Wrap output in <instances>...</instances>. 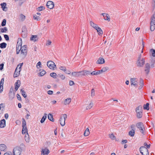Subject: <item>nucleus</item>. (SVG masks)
<instances>
[{
  "label": "nucleus",
  "mask_w": 155,
  "mask_h": 155,
  "mask_svg": "<svg viewBox=\"0 0 155 155\" xmlns=\"http://www.w3.org/2000/svg\"><path fill=\"white\" fill-rule=\"evenodd\" d=\"M145 63V59L143 58H141V54H140L137 58V66L138 67H143Z\"/></svg>",
  "instance_id": "obj_1"
},
{
  "label": "nucleus",
  "mask_w": 155,
  "mask_h": 155,
  "mask_svg": "<svg viewBox=\"0 0 155 155\" xmlns=\"http://www.w3.org/2000/svg\"><path fill=\"white\" fill-rule=\"evenodd\" d=\"M21 147H17L14 148L13 150V155H20L22 150V148L25 147V146L23 144L21 145Z\"/></svg>",
  "instance_id": "obj_2"
},
{
  "label": "nucleus",
  "mask_w": 155,
  "mask_h": 155,
  "mask_svg": "<svg viewBox=\"0 0 155 155\" xmlns=\"http://www.w3.org/2000/svg\"><path fill=\"white\" fill-rule=\"evenodd\" d=\"M150 25V30L153 31L155 29V12L151 17Z\"/></svg>",
  "instance_id": "obj_3"
},
{
  "label": "nucleus",
  "mask_w": 155,
  "mask_h": 155,
  "mask_svg": "<svg viewBox=\"0 0 155 155\" xmlns=\"http://www.w3.org/2000/svg\"><path fill=\"white\" fill-rule=\"evenodd\" d=\"M136 111L137 118H141L143 115V109L142 106L140 105L137 107L136 109Z\"/></svg>",
  "instance_id": "obj_4"
},
{
  "label": "nucleus",
  "mask_w": 155,
  "mask_h": 155,
  "mask_svg": "<svg viewBox=\"0 0 155 155\" xmlns=\"http://www.w3.org/2000/svg\"><path fill=\"white\" fill-rule=\"evenodd\" d=\"M140 151L142 155H149L148 149L145 147H140Z\"/></svg>",
  "instance_id": "obj_5"
},
{
  "label": "nucleus",
  "mask_w": 155,
  "mask_h": 155,
  "mask_svg": "<svg viewBox=\"0 0 155 155\" xmlns=\"http://www.w3.org/2000/svg\"><path fill=\"white\" fill-rule=\"evenodd\" d=\"M47 66L50 69L54 70L56 68V66L54 62L49 61L47 63Z\"/></svg>",
  "instance_id": "obj_6"
},
{
  "label": "nucleus",
  "mask_w": 155,
  "mask_h": 155,
  "mask_svg": "<svg viewBox=\"0 0 155 155\" xmlns=\"http://www.w3.org/2000/svg\"><path fill=\"white\" fill-rule=\"evenodd\" d=\"M21 53L22 56L25 57L27 54V47L25 45L23 46L21 48Z\"/></svg>",
  "instance_id": "obj_7"
},
{
  "label": "nucleus",
  "mask_w": 155,
  "mask_h": 155,
  "mask_svg": "<svg viewBox=\"0 0 155 155\" xmlns=\"http://www.w3.org/2000/svg\"><path fill=\"white\" fill-rule=\"evenodd\" d=\"M67 118V115L66 114H64L61 117L60 119V122L61 125L64 126L65 124V120Z\"/></svg>",
  "instance_id": "obj_8"
},
{
  "label": "nucleus",
  "mask_w": 155,
  "mask_h": 155,
  "mask_svg": "<svg viewBox=\"0 0 155 155\" xmlns=\"http://www.w3.org/2000/svg\"><path fill=\"white\" fill-rule=\"evenodd\" d=\"M136 126L139 129L140 132L144 134V128L143 123L141 122L138 123L137 124Z\"/></svg>",
  "instance_id": "obj_9"
},
{
  "label": "nucleus",
  "mask_w": 155,
  "mask_h": 155,
  "mask_svg": "<svg viewBox=\"0 0 155 155\" xmlns=\"http://www.w3.org/2000/svg\"><path fill=\"white\" fill-rule=\"evenodd\" d=\"M50 153V151L48 149L47 147H44L42 148L41 150V155H48Z\"/></svg>",
  "instance_id": "obj_10"
},
{
  "label": "nucleus",
  "mask_w": 155,
  "mask_h": 155,
  "mask_svg": "<svg viewBox=\"0 0 155 155\" xmlns=\"http://www.w3.org/2000/svg\"><path fill=\"white\" fill-rule=\"evenodd\" d=\"M130 83L131 85H133L135 87H137L138 82L137 81V79L136 78H132L130 79Z\"/></svg>",
  "instance_id": "obj_11"
},
{
  "label": "nucleus",
  "mask_w": 155,
  "mask_h": 155,
  "mask_svg": "<svg viewBox=\"0 0 155 155\" xmlns=\"http://www.w3.org/2000/svg\"><path fill=\"white\" fill-rule=\"evenodd\" d=\"M144 71L146 74H148L150 72V64L149 63H147L145 64L144 67Z\"/></svg>",
  "instance_id": "obj_12"
},
{
  "label": "nucleus",
  "mask_w": 155,
  "mask_h": 155,
  "mask_svg": "<svg viewBox=\"0 0 155 155\" xmlns=\"http://www.w3.org/2000/svg\"><path fill=\"white\" fill-rule=\"evenodd\" d=\"M48 8L50 9H52L54 7V2L51 1H48L46 4Z\"/></svg>",
  "instance_id": "obj_13"
},
{
  "label": "nucleus",
  "mask_w": 155,
  "mask_h": 155,
  "mask_svg": "<svg viewBox=\"0 0 155 155\" xmlns=\"http://www.w3.org/2000/svg\"><path fill=\"white\" fill-rule=\"evenodd\" d=\"M101 15H103L104 18V19L105 20H107L108 21H110V17L108 14L103 13L101 14Z\"/></svg>",
  "instance_id": "obj_14"
},
{
  "label": "nucleus",
  "mask_w": 155,
  "mask_h": 155,
  "mask_svg": "<svg viewBox=\"0 0 155 155\" xmlns=\"http://www.w3.org/2000/svg\"><path fill=\"white\" fill-rule=\"evenodd\" d=\"M93 106V103L92 101H90L88 104L84 105V107H86V110L90 109Z\"/></svg>",
  "instance_id": "obj_15"
},
{
  "label": "nucleus",
  "mask_w": 155,
  "mask_h": 155,
  "mask_svg": "<svg viewBox=\"0 0 155 155\" xmlns=\"http://www.w3.org/2000/svg\"><path fill=\"white\" fill-rule=\"evenodd\" d=\"M21 71L20 69H18V67H17L15 70L14 74V77L15 78L17 77L20 74V72Z\"/></svg>",
  "instance_id": "obj_16"
},
{
  "label": "nucleus",
  "mask_w": 155,
  "mask_h": 155,
  "mask_svg": "<svg viewBox=\"0 0 155 155\" xmlns=\"http://www.w3.org/2000/svg\"><path fill=\"white\" fill-rule=\"evenodd\" d=\"M81 76L91 75V72L89 71L84 70L81 71Z\"/></svg>",
  "instance_id": "obj_17"
},
{
  "label": "nucleus",
  "mask_w": 155,
  "mask_h": 155,
  "mask_svg": "<svg viewBox=\"0 0 155 155\" xmlns=\"http://www.w3.org/2000/svg\"><path fill=\"white\" fill-rule=\"evenodd\" d=\"M71 75L74 77H78L80 76H81V71L73 72L72 73Z\"/></svg>",
  "instance_id": "obj_18"
},
{
  "label": "nucleus",
  "mask_w": 155,
  "mask_h": 155,
  "mask_svg": "<svg viewBox=\"0 0 155 155\" xmlns=\"http://www.w3.org/2000/svg\"><path fill=\"white\" fill-rule=\"evenodd\" d=\"M21 84V82L20 80H18L15 83V89L16 91H17L18 88L20 86V85Z\"/></svg>",
  "instance_id": "obj_19"
},
{
  "label": "nucleus",
  "mask_w": 155,
  "mask_h": 155,
  "mask_svg": "<svg viewBox=\"0 0 155 155\" xmlns=\"http://www.w3.org/2000/svg\"><path fill=\"white\" fill-rule=\"evenodd\" d=\"M1 5L2 6V10L6 12L7 11V8L6 7V3L3 2L1 4Z\"/></svg>",
  "instance_id": "obj_20"
},
{
  "label": "nucleus",
  "mask_w": 155,
  "mask_h": 155,
  "mask_svg": "<svg viewBox=\"0 0 155 155\" xmlns=\"http://www.w3.org/2000/svg\"><path fill=\"white\" fill-rule=\"evenodd\" d=\"M5 126V120L3 119L0 121V128H4Z\"/></svg>",
  "instance_id": "obj_21"
},
{
  "label": "nucleus",
  "mask_w": 155,
  "mask_h": 155,
  "mask_svg": "<svg viewBox=\"0 0 155 155\" xmlns=\"http://www.w3.org/2000/svg\"><path fill=\"white\" fill-rule=\"evenodd\" d=\"M38 38L36 35H32L31 38L30 40L31 41H33L35 42L38 41Z\"/></svg>",
  "instance_id": "obj_22"
},
{
  "label": "nucleus",
  "mask_w": 155,
  "mask_h": 155,
  "mask_svg": "<svg viewBox=\"0 0 155 155\" xmlns=\"http://www.w3.org/2000/svg\"><path fill=\"white\" fill-rule=\"evenodd\" d=\"M71 100L70 98H68L64 101V104L67 105L69 104L71 102Z\"/></svg>",
  "instance_id": "obj_23"
},
{
  "label": "nucleus",
  "mask_w": 155,
  "mask_h": 155,
  "mask_svg": "<svg viewBox=\"0 0 155 155\" xmlns=\"http://www.w3.org/2000/svg\"><path fill=\"white\" fill-rule=\"evenodd\" d=\"M105 62L104 59L103 58H99L97 61V64H103Z\"/></svg>",
  "instance_id": "obj_24"
},
{
  "label": "nucleus",
  "mask_w": 155,
  "mask_h": 155,
  "mask_svg": "<svg viewBox=\"0 0 155 155\" xmlns=\"http://www.w3.org/2000/svg\"><path fill=\"white\" fill-rule=\"evenodd\" d=\"M90 23L91 26L95 29L97 28V27H98V26L97 24L94 23L93 21H90Z\"/></svg>",
  "instance_id": "obj_25"
},
{
  "label": "nucleus",
  "mask_w": 155,
  "mask_h": 155,
  "mask_svg": "<svg viewBox=\"0 0 155 155\" xmlns=\"http://www.w3.org/2000/svg\"><path fill=\"white\" fill-rule=\"evenodd\" d=\"M6 147L5 145L4 144H2L0 145V151H6Z\"/></svg>",
  "instance_id": "obj_26"
},
{
  "label": "nucleus",
  "mask_w": 155,
  "mask_h": 155,
  "mask_svg": "<svg viewBox=\"0 0 155 155\" xmlns=\"http://www.w3.org/2000/svg\"><path fill=\"white\" fill-rule=\"evenodd\" d=\"M95 29L97 30V32H98V34L99 35H101L103 34V31L102 30L101 28L98 26L97 27V28Z\"/></svg>",
  "instance_id": "obj_27"
},
{
  "label": "nucleus",
  "mask_w": 155,
  "mask_h": 155,
  "mask_svg": "<svg viewBox=\"0 0 155 155\" xmlns=\"http://www.w3.org/2000/svg\"><path fill=\"white\" fill-rule=\"evenodd\" d=\"M139 85H140V86L139 87V89H140L144 85L143 81L142 79L141 78H140V81H139Z\"/></svg>",
  "instance_id": "obj_28"
},
{
  "label": "nucleus",
  "mask_w": 155,
  "mask_h": 155,
  "mask_svg": "<svg viewBox=\"0 0 155 155\" xmlns=\"http://www.w3.org/2000/svg\"><path fill=\"white\" fill-rule=\"evenodd\" d=\"M40 73L39 74V75L40 76H42L44 75L46 73L45 71L43 69H40Z\"/></svg>",
  "instance_id": "obj_29"
},
{
  "label": "nucleus",
  "mask_w": 155,
  "mask_h": 155,
  "mask_svg": "<svg viewBox=\"0 0 155 155\" xmlns=\"http://www.w3.org/2000/svg\"><path fill=\"white\" fill-rule=\"evenodd\" d=\"M25 140L27 143H29V135L28 133H27L25 135Z\"/></svg>",
  "instance_id": "obj_30"
},
{
  "label": "nucleus",
  "mask_w": 155,
  "mask_h": 155,
  "mask_svg": "<svg viewBox=\"0 0 155 155\" xmlns=\"http://www.w3.org/2000/svg\"><path fill=\"white\" fill-rule=\"evenodd\" d=\"M47 117V114H45L44 116L42 117V118L41 120H40V122L41 123H43L45 121V119H46Z\"/></svg>",
  "instance_id": "obj_31"
},
{
  "label": "nucleus",
  "mask_w": 155,
  "mask_h": 155,
  "mask_svg": "<svg viewBox=\"0 0 155 155\" xmlns=\"http://www.w3.org/2000/svg\"><path fill=\"white\" fill-rule=\"evenodd\" d=\"M90 132L88 128H87L84 132V135L85 136H87L90 134Z\"/></svg>",
  "instance_id": "obj_32"
},
{
  "label": "nucleus",
  "mask_w": 155,
  "mask_h": 155,
  "mask_svg": "<svg viewBox=\"0 0 155 155\" xmlns=\"http://www.w3.org/2000/svg\"><path fill=\"white\" fill-rule=\"evenodd\" d=\"M48 118L50 121L53 122L54 121V119L53 117V116L52 114H49L48 115Z\"/></svg>",
  "instance_id": "obj_33"
},
{
  "label": "nucleus",
  "mask_w": 155,
  "mask_h": 155,
  "mask_svg": "<svg viewBox=\"0 0 155 155\" xmlns=\"http://www.w3.org/2000/svg\"><path fill=\"white\" fill-rule=\"evenodd\" d=\"M6 43L5 42H3L0 44V47L2 48H4L6 47Z\"/></svg>",
  "instance_id": "obj_34"
},
{
  "label": "nucleus",
  "mask_w": 155,
  "mask_h": 155,
  "mask_svg": "<svg viewBox=\"0 0 155 155\" xmlns=\"http://www.w3.org/2000/svg\"><path fill=\"white\" fill-rule=\"evenodd\" d=\"M135 133L134 130L132 129L129 132V134L131 137L134 136Z\"/></svg>",
  "instance_id": "obj_35"
},
{
  "label": "nucleus",
  "mask_w": 155,
  "mask_h": 155,
  "mask_svg": "<svg viewBox=\"0 0 155 155\" xmlns=\"http://www.w3.org/2000/svg\"><path fill=\"white\" fill-rule=\"evenodd\" d=\"M150 53L153 57H155V50L153 49H151L150 50Z\"/></svg>",
  "instance_id": "obj_36"
},
{
  "label": "nucleus",
  "mask_w": 155,
  "mask_h": 155,
  "mask_svg": "<svg viewBox=\"0 0 155 155\" xmlns=\"http://www.w3.org/2000/svg\"><path fill=\"white\" fill-rule=\"evenodd\" d=\"M18 42L17 43V46H16V49H18L21 50V44L20 42L19 44H18Z\"/></svg>",
  "instance_id": "obj_37"
},
{
  "label": "nucleus",
  "mask_w": 155,
  "mask_h": 155,
  "mask_svg": "<svg viewBox=\"0 0 155 155\" xmlns=\"http://www.w3.org/2000/svg\"><path fill=\"white\" fill-rule=\"evenodd\" d=\"M21 34L22 37L24 38H26L27 36V33L25 31L24 32L23 29L22 30Z\"/></svg>",
  "instance_id": "obj_38"
},
{
  "label": "nucleus",
  "mask_w": 155,
  "mask_h": 155,
  "mask_svg": "<svg viewBox=\"0 0 155 155\" xmlns=\"http://www.w3.org/2000/svg\"><path fill=\"white\" fill-rule=\"evenodd\" d=\"M98 75V74L97 71H94L91 72V76L97 75Z\"/></svg>",
  "instance_id": "obj_39"
},
{
  "label": "nucleus",
  "mask_w": 155,
  "mask_h": 155,
  "mask_svg": "<svg viewBox=\"0 0 155 155\" xmlns=\"http://www.w3.org/2000/svg\"><path fill=\"white\" fill-rule=\"evenodd\" d=\"M57 75L55 73H51L50 74V76L54 78H56Z\"/></svg>",
  "instance_id": "obj_40"
},
{
  "label": "nucleus",
  "mask_w": 155,
  "mask_h": 155,
  "mask_svg": "<svg viewBox=\"0 0 155 155\" xmlns=\"http://www.w3.org/2000/svg\"><path fill=\"white\" fill-rule=\"evenodd\" d=\"M4 107L3 106V104H0V114L3 113V109Z\"/></svg>",
  "instance_id": "obj_41"
},
{
  "label": "nucleus",
  "mask_w": 155,
  "mask_h": 155,
  "mask_svg": "<svg viewBox=\"0 0 155 155\" xmlns=\"http://www.w3.org/2000/svg\"><path fill=\"white\" fill-rule=\"evenodd\" d=\"M149 103H147L146 104V105H145V106L143 107V109H146L147 110H149Z\"/></svg>",
  "instance_id": "obj_42"
},
{
  "label": "nucleus",
  "mask_w": 155,
  "mask_h": 155,
  "mask_svg": "<svg viewBox=\"0 0 155 155\" xmlns=\"http://www.w3.org/2000/svg\"><path fill=\"white\" fill-rule=\"evenodd\" d=\"M22 127H26V124L25 119L23 118L22 119Z\"/></svg>",
  "instance_id": "obj_43"
},
{
  "label": "nucleus",
  "mask_w": 155,
  "mask_h": 155,
  "mask_svg": "<svg viewBox=\"0 0 155 155\" xmlns=\"http://www.w3.org/2000/svg\"><path fill=\"white\" fill-rule=\"evenodd\" d=\"M59 68L60 69L64 72H65L66 71V69L65 67L61 66Z\"/></svg>",
  "instance_id": "obj_44"
},
{
  "label": "nucleus",
  "mask_w": 155,
  "mask_h": 155,
  "mask_svg": "<svg viewBox=\"0 0 155 155\" xmlns=\"http://www.w3.org/2000/svg\"><path fill=\"white\" fill-rule=\"evenodd\" d=\"M45 9V8L44 6H41L39 7H38L37 8V10L38 11H41Z\"/></svg>",
  "instance_id": "obj_45"
},
{
  "label": "nucleus",
  "mask_w": 155,
  "mask_h": 155,
  "mask_svg": "<svg viewBox=\"0 0 155 155\" xmlns=\"http://www.w3.org/2000/svg\"><path fill=\"white\" fill-rule=\"evenodd\" d=\"M21 92L22 96L25 98H26L27 97V95L26 94L25 92L23 89L21 90Z\"/></svg>",
  "instance_id": "obj_46"
},
{
  "label": "nucleus",
  "mask_w": 155,
  "mask_h": 155,
  "mask_svg": "<svg viewBox=\"0 0 155 155\" xmlns=\"http://www.w3.org/2000/svg\"><path fill=\"white\" fill-rule=\"evenodd\" d=\"M33 18L34 19L36 20L37 21H39L40 20V17L37 16L36 15H35L33 16Z\"/></svg>",
  "instance_id": "obj_47"
},
{
  "label": "nucleus",
  "mask_w": 155,
  "mask_h": 155,
  "mask_svg": "<svg viewBox=\"0 0 155 155\" xmlns=\"http://www.w3.org/2000/svg\"><path fill=\"white\" fill-rule=\"evenodd\" d=\"M25 15L22 14L20 15V19L22 21H24L25 19Z\"/></svg>",
  "instance_id": "obj_48"
},
{
  "label": "nucleus",
  "mask_w": 155,
  "mask_h": 155,
  "mask_svg": "<svg viewBox=\"0 0 155 155\" xmlns=\"http://www.w3.org/2000/svg\"><path fill=\"white\" fill-rule=\"evenodd\" d=\"M8 30L7 28L6 27L2 28L1 29V32L2 33L6 32Z\"/></svg>",
  "instance_id": "obj_49"
},
{
  "label": "nucleus",
  "mask_w": 155,
  "mask_h": 155,
  "mask_svg": "<svg viewBox=\"0 0 155 155\" xmlns=\"http://www.w3.org/2000/svg\"><path fill=\"white\" fill-rule=\"evenodd\" d=\"M41 63L40 61H39L37 64L36 67L38 69L40 68H41Z\"/></svg>",
  "instance_id": "obj_50"
},
{
  "label": "nucleus",
  "mask_w": 155,
  "mask_h": 155,
  "mask_svg": "<svg viewBox=\"0 0 155 155\" xmlns=\"http://www.w3.org/2000/svg\"><path fill=\"white\" fill-rule=\"evenodd\" d=\"M6 24V20L4 19L3 20L2 22V23L1 25L2 26H4Z\"/></svg>",
  "instance_id": "obj_51"
},
{
  "label": "nucleus",
  "mask_w": 155,
  "mask_h": 155,
  "mask_svg": "<svg viewBox=\"0 0 155 155\" xmlns=\"http://www.w3.org/2000/svg\"><path fill=\"white\" fill-rule=\"evenodd\" d=\"M155 64V60H152L151 61V67L153 68L154 67V64Z\"/></svg>",
  "instance_id": "obj_52"
},
{
  "label": "nucleus",
  "mask_w": 155,
  "mask_h": 155,
  "mask_svg": "<svg viewBox=\"0 0 155 155\" xmlns=\"http://www.w3.org/2000/svg\"><path fill=\"white\" fill-rule=\"evenodd\" d=\"M58 76L59 77H60L62 80H64L65 78V77L63 75L58 74Z\"/></svg>",
  "instance_id": "obj_53"
},
{
  "label": "nucleus",
  "mask_w": 155,
  "mask_h": 155,
  "mask_svg": "<svg viewBox=\"0 0 155 155\" xmlns=\"http://www.w3.org/2000/svg\"><path fill=\"white\" fill-rule=\"evenodd\" d=\"M110 138L112 140H114L115 139V137L113 134L110 135Z\"/></svg>",
  "instance_id": "obj_54"
},
{
  "label": "nucleus",
  "mask_w": 155,
  "mask_h": 155,
  "mask_svg": "<svg viewBox=\"0 0 155 155\" xmlns=\"http://www.w3.org/2000/svg\"><path fill=\"white\" fill-rule=\"evenodd\" d=\"M144 146H146L147 147H146L147 149V148H150V144L149 145H147V143H144L143 144Z\"/></svg>",
  "instance_id": "obj_55"
},
{
  "label": "nucleus",
  "mask_w": 155,
  "mask_h": 155,
  "mask_svg": "<svg viewBox=\"0 0 155 155\" xmlns=\"http://www.w3.org/2000/svg\"><path fill=\"white\" fill-rule=\"evenodd\" d=\"M102 69L103 70V71L104 72L107 70L109 69V68L107 67H105L103 68Z\"/></svg>",
  "instance_id": "obj_56"
},
{
  "label": "nucleus",
  "mask_w": 155,
  "mask_h": 155,
  "mask_svg": "<svg viewBox=\"0 0 155 155\" xmlns=\"http://www.w3.org/2000/svg\"><path fill=\"white\" fill-rule=\"evenodd\" d=\"M4 78H2L1 81L0 83V85L1 86H3V84H4Z\"/></svg>",
  "instance_id": "obj_57"
},
{
  "label": "nucleus",
  "mask_w": 155,
  "mask_h": 155,
  "mask_svg": "<svg viewBox=\"0 0 155 155\" xmlns=\"http://www.w3.org/2000/svg\"><path fill=\"white\" fill-rule=\"evenodd\" d=\"M95 95V91L94 89H92L91 91V96H94Z\"/></svg>",
  "instance_id": "obj_58"
},
{
  "label": "nucleus",
  "mask_w": 155,
  "mask_h": 155,
  "mask_svg": "<svg viewBox=\"0 0 155 155\" xmlns=\"http://www.w3.org/2000/svg\"><path fill=\"white\" fill-rule=\"evenodd\" d=\"M4 37L6 41H8L9 40V38L8 35H4Z\"/></svg>",
  "instance_id": "obj_59"
},
{
  "label": "nucleus",
  "mask_w": 155,
  "mask_h": 155,
  "mask_svg": "<svg viewBox=\"0 0 155 155\" xmlns=\"http://www.w3.org/2000/svg\"><path fill=\"white\" fill-rule=\"evenodd\" d=\"M15 123L19 125L21 124V122L19 120H17L16 121Z\"/></svg>",
  "instance_id": "obj_60"
},
{
  "label": "nucleus",
  "mask_w": 155,
  "mask_h": 155,
  "mask_svg": "<svg viewBox=\"0 0 155 155\" xmlns=\"http://www.w3.org/2000/svg\"><path fill=\"white\" fill-rule=\"evenodd\" d=\"M4 64H0V70H2L3 68V67H4Z\"/></svg>",
  "instance_id": "obj_61"
},
{
  "label": "nucleus",
  "mask_w": 155,
  "mask_h": 155,
  "mask_svg": "<svg viewBox=\"0 0 155 155\" xmlns=\"http://www.w3.org/2000/svg\"><path fill=\"white\" fill-rule=\"evenodd\" d=\"M17 99L18 100L21 101V97L20 95L18 94H17Z\"/></svg>",
  "instance_id": "obj_62"
},
{
  "label": "nucleus",
  "mask_w": 155,
  "mask_h": 155,
  "mask_svg": "<svg viewBox=\"0 0 155 155\" xmlns=\"http://www.w3.org/2000/svg\"><path fill=\"white\" fill-rule=\"evenodd\" d=\"M74 84V82L72 81H69V85L70 86H72Z\"/></svg>",
  "instance_id": "obj_63"
},
{
  "label": "nucleus",
  "mask_w": 155,
  "mask_h": 155,
  "mask_svg": "<svg viewBox=\"0 0 155 155\" xmlns=\"http://www.w3.org/2000/svg\"><path fill=\"white\" fill-rule=\"evenodd\" d=\"M4 155H12V154L11 152H6L4 153Z\"/></svg>",
  "instance_id": "obj_64"
}]
</instances>
